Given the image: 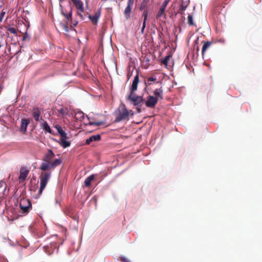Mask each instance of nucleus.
<instances>
[{"label": "nucleus", "instance_id": "obj_15", "mask_svg": "<svg viewBox=\"0 0 262 262\" xmlns=\"http://www.w3.org/2000/svg\"><path fill=\"white\" fill-rule=\"evenodd\" d=\"M55 157V154L53 150L51 148H49L47 149V152L45 155L44 157L42 159V160L44 162L46 161L49 162H51V161Z\"/></svg>", "mask_w": 262, "mask_h": 262}, {"label": "nucleus", "instance_id": "obj_64", "mask_svg": "<svg viewBox=\"0 0 262 262\" xmlns=\"http://www.w3.org/2000/svg\"><path fill=\"white\" fill-rule=\"evenodd\" d=\"M172 82H173V83L174 84H175V85H177V82L176 81H173Z\"/></svg>", "mask_w": 262, "mask_h": 262}, {"label": "nucleus", "instance_id": "obj_2", "mask_svg": "<svg viewBox=\"0 0 262 262\" xmlns=\"http://www.w3.org/2000/svg\"><path fill=\"white\" fill-rule=\"evenodd\" d=\"M59 9L60 10V14L64 17L66 20L68 21H72L73 17V7L70 1H68V4L65 7H63L62 4L59 5Z\"/></svg>", "mask_w": 262, "mask_h": 262}, {"label": "nucleus", "instance_id": "obj_62", "mask_svg": "<svg viewBox=\"0 0 262 262\" xmlns=\"http://www.w3.org/2000/svg\"><path fill=\"white\" fill-rule=\"evenodd\" d=\"M198 39H199V38H198ZM198 39H196L195 41H194V42H195V44L196 45L198 43Z\"/></svg>", "mask_w": 262, "mask_h": 262}, {"label": "nucleus", "instance_id": "obj_35", "mask_svg": "<svg viewBox=\"0 0 262 262\" xmlns=\"http://www.w3.org/2000/svg\"><path fill=\"white\" fill-rule=\"evenodd\" d=\"M5 28L6 29L7 31L10 32L11 33L13 34L14 35L17 34V31L13 27H11L10 26H6Z\"/></svg>", "mask_w": 262, "mask_h": 262}, {"label": "nucleus", "instance_id": "obj_50", "mask_svg": "<svg viewBox=\"0 0 262 262\" xmlns=\"http://www.w3.org/2000/svg\"><path fill=\"white\" fill-rule=\"evenodd\" d=\"M21 53V49H19V50H18L17 51H16V52L15 53V55L16 56V59H18V56L17 55L18 54H19L20 53Z\"/></svg>", "mask_w": 262, "mask_h": 262}, {"label": "nucleus", "instance_id": "obj_48", "mask_svg": "<svg viewBox=\"0 0 262 262\" xmlns=\"http://www.w3.org/2000/svg\"><path fill=\"white\" fill-rule=\"evenodd\" d=\"M76 116H78V117L79 118V117L82 115V116H85V114L81 111H79V112H78L76 114Z\"/></svg>", "mask_w": 262, "mask_h": 262}, {"label": "nucleus", "instance_id": "obj_61", "mask_svg": "<svg viewBox=\"0 0 262 262\" xmlns=\"http://www.w3.org/2000/svg\"><path fill=\"white\" fill-rule=\"evenodd\" d=\"M162 33H160L159 34V37L161 38H162Z\"/></svg>", "mask_w": 262, "mask_h": 262}, {"label": "nucleus", "instance_id": "obj_9", "mask_svg": "<svg viewBox=\"0 0 262 262\" xmlns=\"http://www.w3.org/2000/svg\"><path fill=\"white\" fill-rule=\"evenodd\" d=\"M125 100L127 102H128L130 105L133 106L139 104L138 100L137 98V94L135 93L128 94V95L125 97Z\"/></svg>", "mask_w": 262, "mask_h": 262}, {"label": "nucleus", "instance_id": "obj_21", "mask_svg": "<svg viewBox=\"0 0 262 262\" xmlns=\"http://www.w3.org/2000/svg\"><path fill=\"white\" fill-rule=\"evenodd\" d=\"M154 97H157L158 99L159 100V98L162 99L163 98V90L162 86H161L160 88L156 89L154 92Z\"/></svg>", "mask_w": 262, "mask_h": 262}, {"label": "nucleus", "instance_id": "obj_32", "mask_svg": "<svg viewBox=\"0 0 262 262\" xmlns=\"http://www.w3.org/2000/svg\"><path fill=\"white\" fill-rule=\"evenodd\" d=\"M58 113L62 116H68V109L64 108L63 107L60 108L57 110Z\"/></svg>", "mask_w": 262, "mask_h": 262}, {"label": "nucleus", "instance_id": "obj_24", "mask_svg": "<svg viewBox=\"0 0 262 262\" xmlns=\"http://www.w3.org/2000/svg\"><path fill=\"white\" fill-rule=\"evenodd\" d=\"M171 57L172 54L171 53H169L166 56H165L164 58L160 59L159 60V62H161L162 64H164L167 67Z\"/></svg>", "mask_w": 262, "mask_h": 262}, {"label": "nucleus", "instance_id": "obj_54", "mask_svg": "<svg viewBox=\"0 0 262 262\" xmlns=\"http://www.w3.org/2000/svg\"><path fill=\"white\" fill-rule=\"evenodd\" d=\"M144 84L145 85V86L146 87H147V85H148L147 80V81H146V80H144Z\"/></svg>", "mask_w": 262, "mask_h": 262}, {"label": "nucleus", "instance_id": "obj_38", "mask_svg": "<svg viewBox=\"0 0 262 262\" xmlns=\"http://www.w3.org/2000/svg\"><path fill=\"white\" fill-rule=\"evenodd\" d=\"M187 19H188V24L189 26L195 25V24L193 22V16L191 14H188Z\"/></svg>", "mask_w": 262, "mask_h": 262}, {"label": "nucleus", "instance_id": "obj_22", "mask_svg": "<svg viewBox=\"0 0 262 262\" xmlns=\"http://www.w3.org/2000/svg\"><path fill=\"white\" fill-rule=\"evenodd\" d=\"M54 128L57 130V134L59 135L60 137H66L67 135V133L63 129L61 126L60 125L57 124L55 125Z\"/></svg>", "mask_w": 262, "mask_h": 262}, {"label": "nucleus", "instance_id": "obj_13", "mask_svg": "<svg viewBox=\"0 0 262 262\" xmlns=\"http://www.w3.org/2000/svg\"><path fill=\"white\" fill-rule=\"evenodd\" d=\"M101 8H99L94 14L92 16L90 14L89 15L88 18L93 22L94 24H97L98 20L101 16Z\"/></svg>", "mask_w": 262, "mask_h": 262}, {"label": "nucleus", "instance_id": "obj_36", "mask_svg": "<svg viewBox=\"0 0 262 262\" xmlns=\"http://www.w3.org/2000/svg\"><path fill=\"white\" fill-rule=\"evenodd\" d=\"M157 77L156 76H152L147 78L148 85H150L152 83H156Z\"/></svg>", "mask_w": 262, "mask_h": 262}, {"label": "nucleus", "instance_id": "obj_60", "mask_svg": "<svg viewBox=\"0 0 262 262\" xmlns=\"http://www.w3.org/2000/svg\"><path fill=\"white\" fill-rule=\"evenodd\" d=\"M196 50L198 52L199 51V47L198 46H196Z\"/></svg>", "mask_w": 262, "mask_h": 262}, {"label": "nucleus", "instance_id": "obj_58", "mask_svg": "<svg viewBox=\"0 0 262 262\" xmlns=\"http://www.w3.org/2000/svg\"><path fill=\"white\" fill-rule=\"evenodd\" d=\"M203 64L204 65H206L207 66H208V68H210V66L209 64H207L205 62H204Z\"/></svg>", "mask_w": 262, "mask_h": 262}, {"label": "nucleus", "instance_id": "obj_8", "mask_svg": "<svg viewBox=\"0 0 262 262\" xmlns=\"http://www.w3.org/2000/svg\"><path fill=\"white\" fill-rule=\"evenodd\" d=\"M158 102V99L157 97L148 95L146 99L145 105L148 108H155Z\"/></svg>", "mask_w": 262, "mask_h": 262}, {"label": "nucleus", "instance_id": "obj_33", "mask_svg": "<svg viewBox=\"0 0 262 262\" xmlns=\"http://www.w3.org/2000/svg\"><path fill=\"white\" fill-rule=\"evenodd\" d=\"M69 21H68L67 20H66V23H63L62 22H60L59 23V25L63 28V29H64V30L66 32H69V29L68 28V23H69Z\"/></svg>", "mask_w": 262, "mask_h": 262}, {"label": "nucleus", "instance_id": "obj_10", "mask_svg": "<svg viewBox=\"0 0 262 262\" xmlns=\"http://www.w3.org/2000/svg\"><path fill=\"white\" fill-rule=\"evenodd\" d=\"M134 0H128L127 6L125 8L124 14L126 19H128L130 17L133 5L134 4Z\"/></svg>", "mask_w": 262, "mask_h": 262}, {"label": "nucleus", "instance_id": "obj_5", "mask_svg": "<svg viewBox=\"0 0 262 262\" xmlns=\"http://www.w3.org/2000/svg\"><path fill=\"white\" fill-rule=\"evenodd\" d=\"M20 208L24 214H28L32 208V202L30 200H22L20 204Z\"/></svg>", "mask_w": 262, "mask_h": 262}, {"label": "nucleus", "instance_id": "obj_18", "mask_svg": "<svg viewBox=\"0 0 262 262\" xmlns=\"http://www.w3.org/2000/svg\"><path fill=\"white\" fill-rule=\"evenodd\" d=\"M70 2L71 3H73L78 11H79L81 12H84V4L81 0H71Z\"/></svg>", "mask_w": 262, "mask_h": 262}, {"label": "nucleus", "instance_id": "obj_49", "mask_svg": "<svg viewBox=\"0 0 262 262\" xmlns=\"http://www.w3.org/2000/svg\"><path fill=\"white\" fill-rule=\"evenodd\" d=\"M9 244L12 246H15L16 245H18V243L17 241H15V242H11V241Z\"/></svg>", "mask_w": 262, "mask_h": 262}, {"label": "nucleus", "instance_id": "obj_1", "mask_svg": "<svg viewBox=\"0 0 262 262\" xmlns=\"http://www.w3.org/2000/svg\"><path fill=\"white\" fill-rule=\"evenodd\" d=\"M51 171H46L44 173H42L39 176L40 179V186L37 194L34 196V198L37 199L40 197L42 194L43 191L45 189L48 181L51 177Z\"/></svg>", "mask_w": 262, "mask_h": 262}, {"label": "nucleus", "instance_id": "obj_52", "mask_svg": "<svg viewBox=\"0 0 262 262\" xmlns=\"http://www.w3.org/2000/svg\"><path fill=\"white\" fill-rule=\"evenodd\" d=\"M121 105L122 106V108H127V107L126 106L125 104L124 103H123L122 102H121Z\"/></svg>", "mask_w": 262, "mask_h": 262}, {"label": "nucleus", "instance_id": "obj_34", "mask_svg": "<svg viewBox=\"0 0 262 262\" xmlns=\"http://www.w3.org/2000/svg\"><path fill=\"white\" fill-rule=\"evenodd\" d=\"M68 215L73 220L76 221L77 222V223H78L79 215L78 214L74 215L73 213L71 211H69Z\"/></svg>", "mask_w": 262, "mask_h": 262}, {"label": "nucleus", "instance_id": "obj_47", "mask_svg": "<svg viewBox=\"0 0 262 262\" xmlns=\"http://www.w3.org/2000/svg\"><path fill=\"white\" fill-rule=\"evenodd\" d=\"M82 12H81L80 11H78L77 12V15L79 16H80V17L81 18V19L82 20H84V16L83 15V14H82Z\"/></svg>", "mask_w": 262, "mask_h": 262}, {"label": "nucleus", "instance_id": "obj_14", "mask_svg": "<svg viewBox=\"0 0 262 262\" xmlns=\"http://www.w3.org/2000/svg\"><path fill=\"white\" fill-rule=\"evenodd\" d=\"M67 139L68 136L67 135L66 137H60L58 140H55V141L58 142L62 148H66L70 147L71 144V141H68Z\"/></svg>", "mask_w": 262, "mask_h": 262}, {"label": "nucleus", "instance_id": "obj_31", "mask_svg": "<svg viewBox=\"0 0 262 262\" xmlns=\"http://www.w3.org/2000/svg\"><path fill=\"white\" fill-rule=\"evenodd\" d=\"M7 185L6 183L3 180L0 181V194L2 193L3 195L5 194Z\"/></svg>", "mask_w": 262, "mask_h": 262}, {"label": "nucleus", "instance_id": "obj_20", "mask_svg": "<svg viewBox=\"0 0 262 262\" xmlns=\"http://www.w3.org/2000/svg\"><path fill=\"white\" fill-rule=\"evenodd\" d=\"M40 111L37 107L34 106L33 107V113L32 115L34 119V120L38 122L39 121H42L44 119H42L41 117H40Z\"/></svg>", "mask_w": 262, "mask_h": 262}, {"label": "nucleus", "instance_id": "obj_59", "mask_svg": "<svg viewBox=\"0 0 262 262\" xmlns=\"http://www.w3.org/2000/svg\"><path fill=\"white\" fill-rule=\"evenodd\" d=\"M59 2V5L61 4L65 0H58Z\"/></svg>", "mask_w": 262, "mask_h": 262}, {"label": "nucleus", "instance_id": "obj_29", "mask_svg": "<svg viewBox=\"0 0 262 262\" xmlns=\"http://www.w3.org/2000/svg\"><path fill=\"white\" fill-rule=\"evenodd\" d=\"M149 0H142L141 3V4L139 6V11H142L143 9H148L147 7V4L149 2Z\"/></svg>", "mask_w": 262, "mask_h": 262}, {"label": "nucleus", "instance_id": "obj_37", "mask_svg": "<svg viewBox=\"0 0 262 262\" xmlns=\"http://www.w3.org/2000/svg\"><path fill=\"white\" fill-rule=\"evenodd\" d=\"M32 180H31L30 181V183H32ZM38 188V184L37 183V184H34V185H32V184H31L30 185H29V190L30 191H35L36 190V189H37Z\"/></svg>", "mask_w": 262, "mask_h": 262}, {"label": "nucleus", "instance_id": "obj_27", "mask_svg": "<svg viewBox=\"0 0 262 262\" xmlns=\"http://www.w3.org/2000/svg\"><path fill=\"white\" fill-rule=\"evenodd\" d=\"M212 41H204L203 45V47L202 48V56L204 57V54L206 50L209 48V47L212 45Z\"/></svg>", "mask_w": 262, "mask_h": 262}, {"label": "nucleus", "instance_id": "obj_46", "mask_svg": "<svg viewBox=\"0 0 262 262\" xmlns=\"http://www.w3.org/2000/svg\"><path fill=\"white\" fill-rule=\"evenodd\" d=\"M6 14L5 11L4 10H2L0 13V22H2L3 21V19L4 18V17Z\"/></svg>", "mask_w": 262, "mask_h": 262}, {"label": "nucleus", "instance_id": "obj_53", "mask_svg": "<svg viewBox=\"0 0 262 262\" xmlns=\"http://www.w3.org/2000/svg\"><path fill=\"white\" fill-rule=\"evenodd\" d=\"M145 60L146 62H149L150 61V59L148 57H145Z\"/></svg>", "mask_w": 262, "mask_h": 262}, {"label": "nucleus", "instance_id": "obj_12", "mask_svg": "<svg viewBox=\"0 0 262 262\" xmlns=\"http://www.w3.org/2000/svg\"><path fill=\"white\" fill-rule=\"evenodd\" d=\"M29 230L32 235L37 238H40L45 235L43 231L39 230L38 228L34 227L31 225L29 226Z\"/></svg>", "mask_w": 262, "mask_h": 262}, {"label": "nucleus", "instance_id": "obj_43", "mask_svg": "<svg viewBox=\"0 0 262 262\" xmlns=\"http://www.w3.org/2000/svg\"><path fill=\"white\" fill-rule=\"evenodd\" d=\"M127 112H128V117L130 116L133 117L135 115L138 114L136 112H134L132 110H128L127 108Z\"/></svg>", "mask_w": 262, "mask_h": 262}, {"label": "nucleus", "instance_id": "obj_4", "mask_svg": "<svg viewBox=\"0 0 262 262\" xmlns=\"http://www.w3.org/2000/svg\"><path fill=\"white\" fill-rule=\"evenodd\" d=\"M119 110L118 113L116 114L114 123H119L124 120L128 121L129 118L128 117L127 108H122L121 110H119V108H118Z\"/></svg>", "mask_w": 262, "mask_h": 262}, {"label": "nucleus", "instance_id": "obj_23", "mask_svg": "<svg viewBox=\"0 0 262 262\" xmlns=\"http://www.w3.org/2000/svg\"><path fill=\"white\" fill-rule=\"evenodd\" d=\"M142 13V22L147 23L148 17L150 15V12L148 9H143Z\"/></svg>", "mask_w": 262, "mask_h": 262}, {"label": "nucleus", "instance_id": "obj_40", "mask_svg": "<svg viewBox=\"0 0 262 262\" xmlns=\"http://www.w3.org/2000/svg\"><path fill=\"white\" fill-rule=\"evenodd\" d=\"M142 104H137L135 106H136V112H137V113L138 114H140L142 112Z\"/></svg>", "mask_w": 262, "mask_h": 262}, {"label": "nucleus", "instance_id": "obj_16", "mask_svg": "<svg viewBox=\"0 0 262 262\" xmlns=\"http://www.w3.org/2000/svg\"><path fill=\"white\" fill-rule=\"evenodd\" d=\"M40 126L45 134L49 133L52 135L55 134L53 130L51 128L47 121H45V120L42 121V123L41 124Z\"/></svg>", "mask_w": 262, "mask_h": 262}, {"label": "nucleus", "instance_id": "obj_55", "mask_svg": "<svg viewBox=\"0 0 262 262\" xmlns=\"http://www.w3.org/2000/svg\"><path fill=\"white\" fill-rule=\"evenodd\" d=\"M85 117L87 118V119L90 121L91 118L86 114H85Z\"/></svg>", "mask_w": 262, "mask_h": 262}, {"label": "nucleus", "instance_id": "obj_17", "mask_svg": "<svg viewBox=\"0 0 262 262\" xmlns=\"http://www.w3.org/2000/svg\"><path fill=\"white\" fill-rule=\"evenodd\" d=\"M29 173V170H28L26 167H21L20 168L19 171V175L18 179L20 181H24L28 174Z\"/></svg>", "mask_w": 262, "mask_h": 262}, {"label": "nucleus", "instance_id": "obj_11", "mask_svg": "<svg viewBox=\"0 0 262 262\" xmlns=\"http://www.w3.org/2000/svg\"><path fill=\"white\" fill-rule=\"evenodd\" d=\"M170 0H164L162 4L161 7L156 14V18L158 19L162 17L164 13L165 12L166 7Z\"/></svg>", "mask_w": 262, "mask_h": 262}, {"label": "nucleus", "instance_id": "obj_44", "mask_svg": "<svg viewBox=\"0 0 262 262\" xmlns=\"http://www.w3.org/2000/svg\"><path fill=\"white\" fill-rule=\"evenodd\" d=\"M78 20H75L74 22L72 20V21L69 22V23L70 24L71 27L72 28L75 27L78 25Z\"/></svg>", "mask_w": 262, "mask_h": 262}, {"label": "nucleus", "instance_id": "obj_63", "mask_svg": "<svg viewBox=\"0 0 262 262\" xmlns=\"http://www.w3.org/2000/svg\"><path fill=\"white\" fill-rule=\"evenodd\" d=\"M143 91H144V92H146V91H147V87L145 86V88H144V89Z\"/></svg>", "mask_w": 262, "mask_h": 262}, {"label": "nucleus", "instance_id": "obj_7", "mask_svg": "<svg viewBox=\"0 0 262 262\" xmlns=\"http://www.w3.org/2000/svg\"><path fill=\"white\" fill-rule=\"evenodd\" d=\"M140 82L139 70L137 72L136 75L134 77L132 83L129 87V94H135L138 89V84Z\"/></svg>", "mask_w": 262, "mask_h": 262}, {"label": "nucleus", "instance_id": "obj_19", "mask_svg": "<svg viewBox=\"0 0 262 262\" xmlns=\"http://www.w3.org/2000/svg\"><path fill=\"white\" fill-rule=\"evenodd\" d=\"M101 139V134L93 135L85 140V144L90 145L92 142L99 141Z\"/></svg>", "mask_w": 262, "mask_h": 262}, {"label": "nucleus", "instance_id": "obj_42", "mask_svg": "<svg viewBox=\"0 0 262 262\" xmlns=\"http://www.w3.org/2000/svg\"><path fill=\"white\" fill-rule=\"evenodd\" d=\"M119 258L121 262H130V260L129 259L123 255H121L119 257Z\"/></svg>", "mask_w": 262, "mask_h": 262}, {"label": "nucleus", "instance_id": "obj_25", "mask_svg": "<svg viewBox=\"0 0 262 262\" xmlns=\"http://www.w3.org/2000/svg\"><path fill=\"white\" fill-rule=\"evenodd\" d=\"M43 248L45 252L47 254L51 255L56 248V246L55 245H52V244H50V245L44 246Z\"/></svg>", "mask_w": 262, "mask_h": 262}, {"label": "nucleus", "instance_id": "obj_39", "mask_svg": "<svg viewBox=\"0 0 262 262\" xmlns=\"http://www.w3.org/2000/svg\"><path fill=\"white\" fill-rule=\"evenodd\" d=\"M137 98L138 100V102L139 104H145L146 99H145L143 97V95H137Z\"/></svg>", "mask_w": 262, "mask_h": 262}, {"label": "nucleus", "instance_id": "obj_56", "mask_svg": "<svg viewBox=\"0 0 262 262\" xmlns=\"http://www.w3.org/2000/svg\"><path fill=\"white\" fill-rule=\"evenodd\" d=\"M84 117H85V116H82V115H81V116L79 117V119H80L81 120H83V119L84 118Z\"/></svg>", "mask_w": 262, "mask_h": 262}, {"label": "nucleus", "instance_id": "obj_57", "mask_svg": "<svg viewBox=\"0 0 262 262\" xmlns=\"http://www.w3.org/2000/svg\"><path fill=\"white\" fill-rule=\"evenodd\" d=\"M156 83H160L161 84H162V81H157V80H156Z\"/></svg>", "mask_w": 262, "mask_h": 262}, {"label": "nucleus", "instance_id": "obj_3", "mask_svg": "<svg viewBox=\"0 0 262 262\" xmlns=\"http://www.w3.org/2000/svg\"><path fill=\"white\" fill-rule=\"evenodd\" d=\"M62 161L60 158L55 159L53 162H49L45 161L41 163L39 169L42 171H49L50 169H54L56 167L61 164Z\"/></svg>", "mask_w": 262, "mask_h": 262}, {"label": "nucleus", "instance_id": "obj_30", "mask_svg": "<svg viewBox=\"0 0 262 262\" xmlns=\"http://www.w3.org/2000/svg\"><path fill=\"white\" fill-rule=\"evenodd\" d=\"M105 123V120H102L95 122L89 121V123L86 124V125L100 126L104 124Z\"/></svg>", "mask_w": 262, "mask_h": 262}, {"label": "nucleus", "instance_id": "obj_6", "mask_svg": "<svg viewBox=\"0 0 262 262\" xmlns=\"http://www.w3.org/2000/svg\"><path fill=\"white\" fill-rule=\"evenodd\" d=\"M31 119L29 117L22 118L20 120V124L19 128V131L24 135L26 134L27 127L30 123Z\"/></svg>", "mask_w": 262, "mask_h": 262}, {"label": "nucleus", "instance_id": "obj_51", "mask_svg": "<svg viewBox=\"0 0 262 262\" xmlns=\"http://www.w3.org/2000/svg\"><path fill=\"white\" fill-rule=\"evenodd\" d=\"M132 74H129V73H128L127 75V81L129 80V79H130V77L132 76Z\"/></svg>", "mask_w": 262, "mask_h": 262}, {"label": "nucleus", "instance_id": "obj_26", "mask_svg": "<svg viewBox=\"0 0 262 262\" xmlns=\"http://www.w3.org/2000/svg\"><path fill=\"white\" fill-rule=\"evenodd\" d=\"M95 174H92L88 176L84 181V185L85 187H90L92 181L95 179Z\"/></svg>", "mask_w": 262, "mask_h": 262}, {"label": "nucleus", "instance_id": "obj_41", "mask_svg": "<svg viewBox=\"0 0 262 262\" xmlns=\"http://www.w3.org/2000/svg\"><path fill=\"white\" fill-rule=\"evenodd\" d=\"M188 6V4L184 5V3L182 2L180 5L179 9L182 11H184L187 8Z\"/></svg>", "mask_w": 262, "mask_h": 262}, {"label": "nucleus", "instance_id": "obj_28", "mask_svg": "<svg viewBox=\"0 0 262 262\" xmlns=\"http://www.w3.org/2000/svg\"><path fill=\"white\" fill-rule=\"evenodd\" d=\"M20 25H23L25 28V34L21 38V40L23 41H24L26 40L27 39H28L29 40L31 39V37L29 35V34L27 33L28 28L27 27V25L25 24H24V23L23 21H21V23H20Z\"/></svg>", "mask_w": 262, "mask_h": 262}, {"label": "nucleus", "instance_id": "obj_45", "mask_svg": "<svg viewBox=\"0 0 262 262\" xmlns=\"http://www.w3.org/2000/svg\"><path fill=\"white\" fill-rule=\"evenodd\" d=\"M147 23L142 22V26L141 29V33L143 34L146 26Z\"/></svg>", "mask_w": 262, "mask_h": 262}]
</instances>
